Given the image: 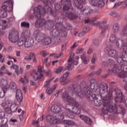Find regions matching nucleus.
I'll return each instance as SVG.
<instances>
[{"mask_svg":"<svg viewBox=\"0 0 127 127\" xmlns=\"http://www.w3.org/2000/svg\"><path fill=\"white\" fill-rule=\"evenodd\" d=\"M80 118L81 120L84 121L88 125H91L92 124V120H91L89 117L83 115H80Z\"/></svg>","mask_w":127,"mask_h":127,"instance_id":"23","label":"nucleus"},{"mask_svg":"<svg viewBox=\"0 0 127 127\" xmlns=\"http://www.w3.org/2000/svg\"><path fill=\"white\" fill-rule=\"evenodd\" d=\"M5 74L8 75V76H12V73L9 72V71L7 69H6L5 71Z\"/></svg>","mask_w":127,"mask_h":127,"instance_id":"62","label":"nucleus"},{"mask_svg":"<svg viewBox=\"0 0 127 127\" xmlns=\"http://www.w3.org/2000/svg\"><path fill=\"white\" fill-rule=\"evenodd\" d=\"M45 74L46 76H50V75L52 74V71L51 70H48V71L45 72Z\"/></svg>","mask_w":127,"mask_h":127,"instance_id":"63","label":"nucleus"},{"mask_svg":"<svg viewBox=\"0 0 127 127\" xmlns=\"http://www.w3.org/2000/svg\"><path fill=\"white\" fill-rule=\"evenodd\" d=\"M10 108L12 113H15L17 111V105L15 103L12 104L10 106Z\"/></svg>","mask_w":127,"mask_h":127,"instance_id":"34","label":"nucleus"},{"mask_svg":"<svg viewBox=\"0 0 127 127\" xmlns=\"http://www.w3.org/2000/svg\"><path fill=\"white\" fill-rule=\"evenodd\" d=\"M44 75L42 73H40V76H38V73L35 72L33 75V79L34 81H37L39 80L40 81H43L44 80Z\"/></svg>","mask_w":127,"mask_h":127,"instance_id":"21","label":"nucleus"},{"mask_svg":"<svg viewBox=\"0 0 127 127\" xmlns=\"http://www.w3.org/2000/svg\"><path fill=\"white\" fill-rule=\"evenodd\" d=\"M0 126L1 127H7V125H6V122H4V121L3 122H1V123H0Z\"/></svg>","mask_w":127,"mask_h":127,"instance_id":"60","label":"nucleus"},{"mask_svg":"<svg viewBox=\"0 0 127 127\" xmlns=\"http://www.w3.org/2000/svg\"><path fill=\"white\" fill-rule=\"evenodd\" d=\"M11 69H13L15 70V73L17 75H18V73H19V71H18V66L16 64H12L11 66H10Z\"/></svg>","mask_w":127,"mask_h":127,"instance_id":"33","label":"nucleus"},{"mask_svg":"<svg viewBox=\"0 0 127 127\" xmlns=\"http://www.w3.org/2000/svg\"><path fill=\"white\" fill-rule=\"evenodd\" d=\"M115 102H119L124 103L125 102V96L123 95L122 90L119 88H116L115 89Z\"/></svg>","mask_w":127,"mask_h":127,"instance_id":"14","label":"nucleus"},{"mask_svg":"<svg viewBox=\"0 0 127 127\" xmlns=\"http://www.w3.org/2000/svg\"><path fill=\"white\" fill-rule=\"evenodd\" d=\"M75 54L72 53L70 54L69 58L68 60V64L67 65L68 70H72V65H78V60H79V56L74 58Z\"/></svg>","mask_w":127,"mask_h":127,"instance_id":"12","label":"nucleus"},{"mask_svg":"<svg viewBox=\"0 0 127 127\" xmlns=\"http://www.w3.org/2000/svg\"><path fill=\"white\" fill-rule=\"evenodd\" d=\"M16 99L19 103H20L22 101V100H23V96H19L18 98H17V96H16Z\"/></svg>","mask_w":127,"mask_h":127,"instance_id":"52","label":"nucleus"},{"mask_svg":"<svg viewBox=\"0 0 127 127\" xmlns=\"http://www.w3.org/2000/svg\"><path fill=\"white\" fill-rule=\"evenodd\" d=\"M51 111L55 113V115H48L46 119L48 122L52 124H61V120L64 119V116H66V111L64 112L61 110V107L57 105H53L51 108Z\"/></svg>","mask_w":127,"mask_h":127,"instance_id":"4","label":"nucleus"},{"mask_svg":"<svg viewBox=\"0 0 127 127\" xmlns=\"http://www.w3.org/2000/svg\"><path fill=\"white\" fill-rule=\"evenodd\" d=\"M118 38L117 36L115 34H111L109 37V42L110 43H116L117 41L118 40Z\"/></svg>","mask_w":127,"mask_h":127,"instance_id":"22","label":"nucleus"},{"mask_svg":"<svg viewBox=\"0 0 127 127\" xmlns=\"http://www.w3.org/2000/svg\"><path fill=\"white\" fill-rule=\"evenodd\" d=\"M56 29H53L54 27V21L52 20H50L46 21L44 19L37 20L35 25L36 27L39 28L44 26L47 30H52L50 32L51 36H58V33L63 37L67 36V30L72 29V26L67 22H65L64 24V19L61 17H56L55 18Z\"/></svg>","mask_w":127,"mask_h":127,"instance_id":"2","label":"nucleus"},{"mask_svg":"<svg viewBox=\"0 0 127 127\" xmlns=\"http://www.w3.org/2000/svg\"><path fill=\"white\" fill-rule=\"evenodd\" d=\"M5 113L3 112H0V124L4 122Z\"/></svg>","mask_w":127,"mask_h":127,"instance_id":"32","label":"nucleus"},{"mask_svg":"<svg viewBox=\"0 0 127 127\" xmlns=\"http://www.w3.org/2000/svg\"><path fill=\"white\" fill-rule=\"evenodd\" d=\"M113 50V47L111 45H108L106 48V50L108 52H110V51H112Z\"/></svg>","mask_w":127,"mask_h":127,"instance_id":"49","label":"nucleus"},{"mask_svg":"<svg viewBox=\"0 0 127 127\" xmlns=\"http://www.w3.org/2000/svg\"><path fill=\"white\" fill-rule=\"evenodd\" d=\"M79 44L77 42H74L72 45L70 47V49H74L75 47H77Z\"/></svg>","mask_w":127,"mask_h":127,"instance_id":"53","label":"nucleus"},{"mask_svg":"<svg viewBox=\"0 0 127 127\" xmlns=\"http://www.w3.org/2000/svg\"><path fill=\"white\" fill-rule=\"evenodd\" d=\"M90 83V87L86 85L83 87V91L79 89V92L75 91L79 98H87L89 101H94L96 107H100L103 105V108L102 111L104 115H108V113H123L124 109H121V111H119L116 104L112 103L113 93L109 91V86L107 83L102 82L99 86L95 78H91Z\"/></svg>","mask_w":127,"mask_h":127,"instance_id":"1","label":"nucleus"},{"mask_svg":"<svg viewBox=\"0 0 127 127\" xmlns=\"http://www.w3.org/2000/svg\"><path fill=\"white\" fill-rule=\"evenodd\" d=\"M54 6L56 10H57V11L61 9V5H60V4H58V3H56Z\"/></svg>","mask_w":127,"mask_h":127,"instance_id":"45","label":"nucleus"},{"mask_svg":"<svg viewBox=\"0 0 127 127\" xmlns=\"http://www.w3.org/2000/svg\"><path fill=\"white\" fill-rule=\"evenodd\" d=\"M30 25V24L26 22H23L21 23V27H25V28H29Z\"/></svg>","mask_w":127,"mask_h":127,"instance_id":"36","label":"nucleus"},{"mask_svg":"<svg viewBox=\"0 0 127 127\" xmlns=\"http://www.w3.org/2000/svg\"><path fill=\"white\" fill-rule=\"evenodd\" d=\"M65 109L66 110L65 116L70 119H73L74 118L73 113L75 115H80L81 114L80 105H79L78 102H76V100H75V102L73 104H66Z\"/></svg>","mask_w":127,"mask_h":127,"instance_id":"8","label":"nucleus"},{"mask_svg":"<svg viewBox=\"0 0 127 127\" xmlns=\"http://www.w3.org/2000/svg\"><path fill=\"white\" fill-rule=\"evenodd\" d=\"M126 74L124 77H121V78H124V82H125V84L124 85V88L126 91H127V71H125Z\"/></svg>","mask_w":127,"mask_h":127,"instance_id":"30","label":"nucleus"},{"mask_svg":"<svg viewBox=\"0 0 127 127\" xmlns=\"http://www.w3.org/2000/svg\"><path fill=\"white\" fill-rule=\"evenodd\" d=\"M8 89H16V84L15 82L12 81L10 82V85H8Z\"/></svg>","mask_w":127,"mask_h":127,"instance_id":"38","label":"nucleus"},{"mask_svg":"<svg viewBox=\"0 0 127 127\" xmlns=\"http://www.w3.org/2000/svg\"><path fill=\"white\" fill-rule=\"evenodd\" d=\"M127 65H125V64L120 65V64H114V68L112 70H107V73L108 76L114 73V74H117L121 78V77H125L126 75V71L125 70H127Z\"/></svg>","mask_w":127,"mask_h":127,"instance_id":"9","label":"nucleus"},{"mask_svg":"<svg viewBox=\"0 0 127 127\" xmlns=\"http://www.w3.org/2000/svg\"><path fill=\"white\" fill-rule=\"evenodd\" d=\"M50 56H53V57L55 59H57L58 58H60V57H61V55H60L59 56H57V55L53 54H51L50 55Z\"/></svg>","mask_w":127,"mask_h":127,"instance_id":"55","label":"nucleus"},{"mask_svg":"<svg viewBox=\"0 0 127 127\" xmlns=\"http://www.w3.org/2000/svg\"><path fill=\"white\" fill-rule=\"evenodd\" d=\"M4 112L5 113H7V114H11L12 113V111H11V108L7 107L4 109Z\"/></svg>","mask_w":127,"mask_h":127,"instance_id":"50","label":"nucleus"},{"mask_svg":"<svg viewBox=\"0 0 127 127\" xmlns=\"http://www.w3.org/2000/svg\"><path fill=\"white\" fill-rule=\"evenodd\" d=\"M5 89L2 87H0V98H3L4 94H5Z\"/></svg>","mask_w":127,"mask_h":127,"instance_id":"35","label":"nucleus"},{"mask_svg":"<svg viewBox=\"0 0 127 127\" xmlns=\"http://www.w3.org/2000/svg\"><path fill=\"white\" fill-rule=\"evenodd\" d=\"M83 84H85V82L84 81L81 83L80 85L77 86L76 85H73L71 87H69L68 88V91L64 92L62 95V98L63 100H66L67 102L69 103L68 104H74L76 99L69 96V93H71L72 95L74 94L77 95V96H79L78 94L76 93V91L80 92V90H79L83 91V88L84 87Z\"/></svg>","mask_w":127,"mask_h":127,"instance_id":"6","label":"nucleus"},{"mask_svg":"<svg viewBox=\"0 0 127 127\" xmlns=\"http://www.w3.org/2000/svg\"><path fill=\"white\" fill-rule=\"evenodd\" d=\"M0 62H1V63L4 62V58H3V56L1 54H0Z\"/></svg>","mask_w":127,"mask_h":127,"instance_id":"61","label":"nucleus"},{"mask_svg":"<svg viewBox=\"0 0 127 127\" xmlns=\"http://www.w3.org/2000/svg\"><path fill=\"white\" fill-rule=\"evenodd\" d=\"M19 96H22V92L20 89H17L16 97H17V98H18V97H19Z\"/></svg>","mask_w":127,"mask_h":127,"instance_id":"46","label":"nucleus"},{"mask_svg":"<svg viewBox=\"0 0 127 127\" xmlns=\"http://www.w3.org/2000/svg\"><path fill=\"white\" fill-rule=\"evenodd\" d=\"M0 86H2L3 88L5 90L8 89V84H7V79L1 78L0 79Z\"/></svg>","mask_w":127,"mask_h":127,"instance_id":"20","label":"nucleus"},{"mask_svg":"<svg viewBox=\"0 0 127 127\" xmlns=\"http://www.w3.org/2000/svg\"><path fill=\"white\" fill-rule=\"evenodd\" d=\"M19 82H21L22 84H25V83H29V80L27 79V76H26V75H24V78L21 77L19 79Z\"/></svg>","mask_w":127,"mask_h":127,"instance_id":"31","label":"nucleus"},{"mask_svg":"<svg viewBox=\"0 0 127 127\" xmlns=\"http://www.w3.org/2000/svg\"><path fill=\"white\" fill-rule=\"evenodd\" d=\"M0 25H2V29H6V28H8V27H9V26H8V22L5 20L0 19Z\"/></svg>","mask_w":127,"mask_h":127,"instance_id":"25","label":"nucleus"},{"mask_svg":"<svg viewBox=\"0 0 127 127\" xmlns=\"http://www.w3.org/2000/svg\"><path fill=\"white\" fill-rule=\"evenodd\" d=\"M97 17H93L92 19H90L88 18L87 19H85L84 21V23H90L92 22L94 26H99V29L101 30L100 35L103 36L108 29H109V26L110 25L107 24V20L105 19L103 21H98Z\"/></svg>","mask_w":127,"mask_h":127,"instance_id":"7","label":"nucleus"},{"mask_svg":"<svg viewBox=\"0 0 127 127\" xmlns=\"http://www.w3.org/2000/svg\"><path fill=\"white\" fill-rule=\"evenodd\" d=\"M29 56H30L31 59H32V58H34L36 56V54L35 53H30Z\"/></svg>","mask_w":127,"mask_h":127,"instance_id":"64","label":"nucleus"},{"mask_svg":"<svg viewBox=\"0 0 127 127\" xmlns=\"http://www.w3.org/2000/svg\"><path fill=\"white\" fill-rule=\"evenodd\" d=\"M67 43H65L63 45H62V47H61L62 51H64V50H65V48H66V46H67Z\"/></svg>","mask_w":127,"mask_h":127,"instance_id":"58","label":"nucleus"},{"mask_svg":"<svg viewBox=\"0 0 127 127\" xmlns=\"http://www.w3.org/2000/svg\"><path fill=\"white\" fill-rule=\"evenodd\" d=\"M97 61V58L95 57V55H93V57H92L91 59V63L92 64H95L96 63V61Z\"/></svg>","mask_w":127,"mask_h":127,"instance_id":"54","label":"nucleus"},{"mask_svg":"<svg viewBox=\"0 0 127 127\" xmlns=\"http://www.w3.org/2000/svg\"><path fill=\"white\" fill-rule=\"evenodd\" d=\"M111 16H113V17H118L119 16V14L116 11H113L109 13Z\"/></svg>","mask_w":127,"mask_h":127,"instance_id":"40","label":"nucleus"},{"mask_svg":"<svg viewBox=\"0 0 127 127\" xmlns=\"http://www.w3.org/2000/svg\"><path fill=\"white\" fill-rule=\"evenodd\" d=\"M108 65L109 66H112V65H115V61L113 59H110L108 61Z\"/></svg>","mask_w":127,"mask_h":127,"instance_id":"48","label":"nucleus"},{"mask_svg":"<svg viewBox=\"0 0 127 127\" xmlns=\"http://www.w3.org/2000/svg\"><path fill=\"white\" fill-rule=\"evenodd\" d=\"M81 59L84 64H87L89 63V61L87 60V57L86 56V52H83L81 55Z\"/></svg>","mask_w":127,"mask_h":127,"instance_id":"27","label":"nucleus"},{"mask_svg":"<svg viewBox=\"0 0 127 127\" xmlns=\"http://www.w3.org/2000/svg\"><path fill=\"white\" fill-rule=\"evenodd\" d=\"M34 35L37 42H41V41H43L44 39L45 45H49L51 43L55 45H58L62 41L61 37H63L59 33L58 34V36H53L54 38L52 39L50 37H45L44 33H41L40 30L37 29L34 32Z\"/></svg>","mask_w":127,"mask_h":127,"instance_id":"3","label":"nucleus"},{"mask_svg":"<svg viewBox=\"0 0 127 127\" xmlns=\"http://www.w3.org/2000/svg\"><path fill=\"white\" fill-rule=\"evenodd\" d=\"M43 3H44L45 5L44 8L40 5H38L37 8H35L34 9V13L36 17L37 18H40L41 17V15L43 16V15H45L46 12H50L51 15L54 16H56V13L53 11L52 8L49 6V4H52L54 2V0H42Z\"/></svg>","mask_w":127,"mask_h":127,"instance_id":"5","label":"nucleus"},{"mask_svg":"<svg viewBox=\"0 0 127 127\" xmlns=\"http://www.w3.org/2000/svg\"><path fill=\"white\" fill-rule=\"evenodd\" d=\"M84 51V49L82 48H79L76 50V53L77 54H80V53H82Z\"/></svg>","mask_w":127,"mask_h":127,"instance_id":"51","label":"nucleus"},{"mask_svg":"<svg viewBox=\"0 0 127 127\" xmlns=\"http://www.w3.org/2000/svg\"><path fill=\"white\" fill-rule=\"evenodd\" d=\"M108 54L109 56H110V57H112V58H117V62L120 66H123V65H125V62H123V61H124L121 60V58H122L123 56V53L122 55L120 57L118 56V51H117V50H112L109 51V52H108Z\"/></svg>","mask_w":127,"mask_h":127,"instance_id":"13","label":"nucleus"},{"mask_svg":"<svg viewBox=\"0 0 127 127\" xmlns=\"http://www.w3.org/2000/svg\"><path fill=\"white\" fill-rule=\"evenodd\" d=\"M61 4L63 5V10L65 16L68 17L69 19H71L72 20L77 18L78 16L76 14L72 13V12H67V10H69V9L72 7L71 1L70 0H61Z\"/></svg>","mask_w":127,"mask_h":127,"instance_id":"10","label":"nucleus"},{"mask_svg":"<svg viewBox=\"0 0 127 127\" xmlns=\"http://www.w3.org/2000/svg\"><path fill=\"white\" fill-rule=\"evenodd\" d=\"M64 124L67 125V126L69 127V126H73V125H74V122L70 120H64Z\"/></svg>","mask_w":127,"mask_h":127,"instance_id":"39","label":"nucleus"},{"mask_svg":"<svg viewBox=\"0 0 127 127\" xmlns=\"http://www.w3.org/2000/svg\"><path fill=\"white\" fill-rule=\"evenodd\" d=\"M25 41V37H22L18 41L17 44L19 47H21L22 45H24Z\"/></svg>","mask_w":127,"mask_h":127,"instance_id":"28","label":"nucleus"},{"mask_svg":"<svg viewBox=\"0 0 127 127\" xmlns=\"http://www.w3.org/2000/svg\"><path fill=\"white\" fill-rule=\"evenodd\" d=\"M70 73L69 72H67L62 75L60 78V81L61 82V85H66L68 84V82L66 81L67 80V78L69 76Z\"/></svg>","mask_w":127,"mask_h":127,"instance_id":"17","label":"nucleus"},{"mask_svg":"<svg viewBox=\"0 0 127 127\" xmlns=\"http://www.w3.org/2000/svg\"><path fill=\"white\" fill-rule=\"evenodd\" d=\"M2 10H0V17L5 18L7 16L6 11H11L13 9V3L11 0L5 1L2 5Z\"/></svg>","mask_w":127,"mask_h":127,"instance_id":"11","label":"nucleus"},{"mask_svg":"<svg viewBox=\"0 0 127 127\" xmlns=\"http://www.w3.org/2000/svg\"><path fill=\"white\" fill-rule=\"evenodd\" d=\"M93 44L94 46H95L96 47H98L100 44V42L99 41V40L98 39H94L93 40Z\"/></svg>","mask_w":127,"mask_h":127,"instance_id":"43","label":"nucleus"},{"mask_svg":"<svg viewBox=\"0 0 127 127\" xmlns=\"http://www.w3.org/2000/svg\"><path fill=\"white\" fill-rule=\"evenodd\" d=\"M121 60H123L124 62V65L127 66V50L126 52L123 53V56L120 58Z\"/></svg>","mask_w":127,"mask_h":127,"instance_id":"26","label":"nucleus"},{"mask_svg":"<svg viewBox=\"0 0 127 127\" xmlns=\"http://www.w3.org/2000/svg\"><path fill=\"white\" fill-rule=\"evenodd\" d=\"M54 79V77L48 79L45 83V84L44 85V88L47 87L49 85V83H50V82H51V81H52V80H53Z\"/></svg>","mask_w":127,"mask_h":127,"instance_id":"42","label":"nucleus"},{"mask_svg":"<svg viewBox=\"0 0 127 127\" xmlns=\"http://www.w3.org/2000/svg\"><path fill=\"white\" fill-rule=\"evenodd\" d=\"M34 44V40L33 39H28L25 37L24 46L26 48H30L32 47Z\"/></svg>","mask_w":127,"mask_h":127,"instance_id":"19","label":"nucleus"},{"mask_svg":"<svg viewBox=\"0 0 127 127\" xmlns=\"http://www.w3.org/2000/svg\"><path fill=\"white\" fill-rule=\"evenodd\" d=\"M90 9L87 8V9H84L83 11V13L84 15H89L91 13L90 12Z\"/></svg>","mask_w":127,"mask_h":127,"instance_id":"41","label":"nucleus"},{"mask_svg":"<svg viewBox=\"0 0 127 127\" xmlns=\"http://www.w3.org/2000/svg\"><path fill=\"white\" fill-rule=\"evenodd\" d=\"M55 89H56V87H55L54 86L52 88L47 89H46L47 94H48V95H50V94H51V93H53V92L54 91V90H55Z\"/></svg>","mask_w":127,"mask_h":127,"instance_id":"37","label":"nucleus"},{"mask_svg":"<svg viewBox=\"0 0 127 127\" xmlns=\"http://www.w3.org/2000/svg\"><path fill=\"white\" fill-rule=\"evenodd\" d=\"M120 25H119V23H115L113 24L112 30L114 33H118L120 30Z\"/></svg>","mask_w":127,"mask_h":127,"instance_id":"24","label":"nucleus"},{"mask_svg":"<svg viewBox=\"0 0 127 127\" xmlns=\"http://www.w3.org/2000/svg\"><path fill=\"white\" fill-rule=\"evenodd\" d=\"M40 54L44 57H45V56H48V55H49V53L48 52H47L46 51H41Z\"/></svg>","mask_w":127,"mask_h":127,"instance_id":"47","label":"nucleus"},{"mask_svg":"<svg viewBox=\"0 0 127 127\" xmlns=\"http://www.w3.org/2000/svg\"><path fill=\"white\" fill-rule=\"evenodd\" d=\"M102 72H103V69L100 68L96 72H95V74H96V75H98L99 76H100Z\"/></svg>","mask_w":127,"mask_h":127,"instance_id":"59","label":"nucleus"},{"mask_svg":"<svg viewBox=\"0 0 127 127\" xmlns=\"http://www.w3.org/2000/svg\"><path fill=\"white\" fill-rule=\"evenodd\" d=\"M63 69H64L63 66H59L58 68L54 69V72L56 74H60L63 71Z\"/></svg>","mask_w":127,"mask_h":127,"instance_id":"29","label":"nucleus"},{"mask_svg":"<svg viewBox=\"0 0 127 127\" xmlns=\"http://www.w3.org/2000/svg\"><path fill=\"white\" fill-rule=\"evenodd\" d=\"M9 39L13 43H15L18 40V32L17 31H13L10 33Z\"/></svg>","mask_w":127,"mask_h":127,"instance_id":"15","label":"nucleus"},{"mask_svg":"<svg viewBox=\"0 0 127 127\" xmlns=\"http://www.w3.org/2000/svg\"><path fill=\"white\" fill-rule=\"evenodd\" d=\"M90 2L94 6L103 7L105 5V2L103 0H91Z\"/></svg>","mask_w":127,"mask_h":127,"instance_id":"16","label":"nucleus"},{"mask_svg":"<svg viewBox=\"0 0 127 127\" xmlns=\"http://www.w3.org/2000/svg\"><path fill=\"white\" fill-rule=\"evenodd\" d=\"M38 72H39V73H42V72H44L43 68H42V67L40 65H39L38 67Z\"/></svg>","mask_w":127,"mask_h":127,"instance_id":"56","label":"nucleus"},{"mask_svg":"<svg viewBox=\"0 0 127 127\" xmlns=\"http://www.w3.org/2000/svg\"><path fill=\"white\" fill-rule=\"evenodd\" d=\"M1 106L2 107V108H3L4 110L7 107H8V105H7V104H6V103L4 102L2 104H1Z\"/></svg>","mask_w":127,"mask_h":127,"instance_id":"57","label":"nucleus"},{"mask_svg":"<svg viewBox=\"0 0 127 127\" xmlns=\"http://www.w3.org/2000/svg\"><path fill=\"white\" fill-rule=\"evenodd\" d=\"M21 114L19 116V118L21 119H23V115H24V111H22V110L20 109H18L17 113H21Z\"/></svg>","mask_w":127,"mask_h":127,"instance_id":"44","label":"nucleus"},{"mask_svg":"<svg viewBox=\"0 0 127 127\" xmlns=\"http://www.w3.org/2000/svg\"><path fill=\"white\" fill-rule=\"evenodd\" d=\"M74 3L77 8L81 9L83 7V4L86 3V0H74Z\"/></svg>","mask_w":127,"mask_h":127,"instance_id":"18","label":"nucleus"}]
</instances>
